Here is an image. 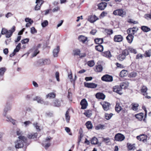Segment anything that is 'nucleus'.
<instances>
[{
	"mask_svg": "<svg viewBox=\"0 0 151 151\" xmlns=\"http://www.w3.org/2000/svg\"><path fill=\"white\" fill-rule=\"evenodd\" d=\"M18 138L19 139L15 142V147L17 149L22 148L27 142V139L24 136H19Z\"/></svg>",
	"mask_w": 151,
	"mask_h": 151,
	"instance_id": "1",
	"label": "nucleus"
},
{
	"mask_svg": "<svg viewBox=\"0 0 151 151\" xmlns=\"http://www.w3.org/2000/svg\"><path fill=\"white\" fill-rule=\"evenodd\" d=\"M15 30V27L14 26L11 29L8 31L7 29L4 28H3L1 31V34L4 35L6 34V37L9 38L12 35L13 33Z\"/></svg>",
	"mask_w": 151,
	"mask_h": 151,
	"instance_id": "2",
	"label": "nucleus"
},
{
	"mask_svg": "<svg viewBox=\"0 0 151 151\" xmlns=\"http://www.w3.org/2000/svg\"><path fill=\"white\" fill-rule=\"evenodd\" d=\"M33 101H36L38 103H40L41 104H43L45 105H47L48 104V102L47 101H45L42 99L39 96H36L35 98L32 99Z\"/></svg>",
	"mask_w": 151,
	"mask_h": 151,
	"instance_id": "3",
	"label": "nucleus"
},
{
	"mask_svg": "<svg viewBox=\"0 0 151 151\" xmlns=\"http://www.w3.org/2000/svg\"><path fill=\"white\" fill-rule=\"evenodd\" d=\"M113 14L115 15H118L123 17L126 14V12L122 9H116L113 12Z\"/></svg>",
	"mask_w": 151,
	"mask_h": 151,
	"instance_id": "4",
	"label": "nucleus"
},
{
	"mask_svg": "<svg viewBox=\"0 0 151 151\" xmlns=\"http://www.w3.org/2000/svg\"><path fill=\"white\" fill-rule=\"evenodd\" d=\"M52 139V138L50 137H47L45 140L42 143V145L46 149H47L50 145L51 144L50 142V140Z\"/></svg>",
	"mask_w": 151,
	"mask_h": 151,
	"instance_id": "5",
	"label": "nucleus"
},
{
	"mask_svg": "<svg viewBox=\"0 0 151 151\" xmlns=\"http://www.w3.org/2000/svg\"><path fill=\"white\" fill-rule=\"evenodd\" d=\"M102 81L106 82H111L113 81V77L108 74L104 75L101 77Z\"/></svg>",
	"mask_w": 151,
	"mask_h": 151,
	"instance_id": "6",
	"label": "nucleus"
},
{
	"mask_svg": "<svg viewBox=\"0 0 151 151\" xmlns=\"http://www.w3.org/2000/svg\"><path fill=\"white\" fill-rule=\"evenodd\" d=\"M115 140L116 141H121L125 139L124 136L120 133H118L116 134L114 137Z\"/></svg>",
	"mask_w": 151,
	"mask_h": 151,
	"instance_id": "7",
	"label": "nucleus"
},
{
	"mask_svg": "<svg viewBox=\"0 0 151 151\" xmlns=\"http://www.w3.org/2000/svg\"><path fill=\"white\" fill-rule=\"evenodd\" d=\"M138 29V28L136 27L130 28L127 30V34H131L133 35L137 32Z\"/></svg>",
	"mask_w": 151,
	"mask_h": 151,
	"instance_id": "8",
	"label": "nucleus"
},
{
	"mask_svg": "<svg viewBox=\"0 0 151 151\" xmlns=\"http://www.w3.org/2000/svg\"><path fill=\"white\" fill-rule=\"evenodd\" d=\"M107 4L106 3L102 1L98 4V9L101 10H103L106 7Z\"/></svg>",
	"mask_w": 151,
	"mask_h": 151,
	"instance_id": "9",
	"label": "nucleus"
},
{
	"mask_svg": "<svg viewBox=\"0 0 151 151\" xmlns=\"http://www.w3.org/2000/svg\"><path fill=\"white\" fill-rule=\"evenodd\" d=\"M98 19V18L96 15H91L88 16V20L91 23H93Z\"/></svg>",
	"mask_w": 151,
	"mask_h": 151,
	"instance_id": "10",
	"label": "nucleus"
},
{
	"mask_svg": "<svg viewBox=\"0 0 151 151\" xmlns=\"http://www.w3.org/2000/svg\"><path fill=\"white\" fill-rule=\"evenodd\" d=\"M123 39V37L121 35H115L114 38V40L116 42H121Z\"/></svg>",
	"mask_w": 151,
	"mask_h": 151,
	"instance_id": "11",
	"label": "nucleus"
},
{
	"mask_svg": "<svg viewBox=\"0 0 151 151\" xmlns=\"http://www.w3.org/2000/svg\"><path fill=\"white\" fill-rule=\"evenodd\" d=\"M84 84L85 86L88 88H95L97 87V84L94 83H85Z\"/></svg>",
	"mask_w": 151,
	"mask_h": 151,
	"instance_id": "12",
	"label": "nucleus"
},
{
	"mask_svg": "<svg viewBox=\"0 0 151 151\" xmlns=\"http://www.w3.org/2000/svg\"><path fill=\"white\" fill-rule=\"evenodd\" d=\"M113 91L114 92H116L119 94H122L121 92V86H116L114 87Z\"/></svg>",
	"mask_w": 151,
	"mask_h": 151,
	"instance_id": "13",
	"label": "nucleus"
},
{
	"mask_svg": "<svg viewBox=\"0 0 151 151\" xmlns=\"http://www.w3.org/2000/svg\"><path fill=\"white\" fill-rule=\"evenodd\" d=\"M80 104L81 106V109H85L87 108L88 105V103L85 99H83L81 101Z\"/></svg>",
	"mask_w": 151,
	"mask_h": 151,
	"instance_id": "14",
	"label": "nucleus"
},
{
	"mask_svg": "<svg viewBox=\"0 0 151 151\" xmlns=\"http://www.w3.org/2000/svg\"><path fill=\"white\" fill-rule=\"evenodd\" d=\"M105 111H107L109 109V107L110 104L109 103L106 102H104L101 103Z\"/></svg>",
	"mask_w": 151,
	"mask_h": 151,
	"instance_id": "15",
	"label": "nucleus"
},
{
	"mask_svg": "<svg viewBox=\"0 0 151 151\" xmlns=\"http://www.w3.org/2000/svg\"><path fill=\"white\" fill-rule=\"evenodd\" d=\"M37 136V132L35 133H29L27 135V137L29 139H36Z\"/></svg>",
	"mask_w": 151,
	"mask_h": 151,
	"instance_id": "16",
	"label": "nucleus"
},
{
	"mask_svg": "<svg viewBox=\"0 0 151 151\" xmlns=\"http://www.w3.org/2000/svg\"><path fill=\"white\" fill-rule=\"evenodd\" d=\"M40 62L41 65H44L49 64L50 63V60L49 59H40Z\"/></svg>",
	"mask_w": 151,
	"mask_h": 151,
	"instance_id": "17",
	"label": "nucleus"
},
{
	"mask_svg": "<svg viewBox=\"0 0 151 151\" xmlns=\"http://www.w3.org/2000/svg\"><path fill=\"white\" fill-rule=\"evenodd\" d=\"M147 88L146 86H143L142 87L141 90V93L144 96L146 95L147 94Z\"/></svg>",
	"mask_w": 151,
	"mask_h": 151,
	"instance_id": "18",
	"label": "nucleus"
},
{
	"mask_svg": "<svg viewBox=\"0 0 151 151\" xmlns=\"http://www.w3.org/2000/svg\"><path fill=\"white\" fill-rule=\"evenodd\" d=\"M96 96L97 99H104L105 97V96L103 93H96Z\"/></svg>",
	"mask_w": 151,
	"mask_h": 151,
	"instance_id": "19",
	"label": "nucleus"
},
{
	"mask_svg": "<svg viewBox=\"0 0 151 151\" xmlns=\"http://www.w3.org/2000/svg\"><path fill=\"white\" fill-rule=\"evenodd\" d=\"M79 40L83 43H85L87 40V37L81 35L78 37Z\"/></svg>",
	"mask_w": 151,
	"mask_h": 151,
	"instance_id": "20",
	"label": "nucleus"
},
{
	"mask_svg": "<svg viewBox=\"0 0 151 151\" xmlns=\"http://www.w3.org/2000/svg\"><path fill=\"white\" fill-rule=\"evenodd\" d=\"M128 35L126 37V39L128 43H131L132 42L134 38L133 35L131 34H128Z\"/></svg>",
	"mask_w": 151,
	"mask_h": 151,
	"instance_id": "21",
	"label": "nucleus"
},
{
	"mask_svg": "<svg viewBox=\"0 0 151 151\" xmlns=\"http://www.w3.org/2000/svg\"><path fill=\"white\" fill-rule=\"evenodd\" d=\"M135 117L136 118L138 119L139 120L141 121L144 119V114L142 113H140L139 114H135Z\"/></svg>",
	"mask_w": 151,
	"mask_h": 151,
	"instance_id": "22",
	"label": "nucleus"
},
{
	"mask_svg": "<svg viewBox=\"0 0 151 151\" xmlns=\"http://www.w3.org/2000/svg\"><path fill=\"white\" fill-rule=\"evenodd\" d=\"M60 50V47L57 46L56 48L54 49L53 51V56L54 57H57L58 56V54Z\"/></svg>",
	"mask_w": 151,
	"mask_h": 151,
	"instance_id": "23",
	"label": "nucleus"
},
{
	"mask_svg": "<svg viewBox=\"0 0 151 151\" xmlns=\"http://www.w3.org/2000/svg\"><path fill=\"white\" fill-rule=\"evenodd\" d=\"M55 93L53 92H51L47 94L46 96V99H54L55 98Z\"/></svg>",
	"mask_w": 151,
	"mask_h": 151,
	"instance_id": "24",
	"label": "nucleus"
},
{
	"mask_svg": "<svg viewBox=\"0 0 151 151\" xmlns=\"http://www.w3.org/2000/svg\"><path fill=\"white\" fill-rule=\"evenodd\" d=\"M52 105L55 107H59L60 106L61 104L60 102L58 99H56L52 103Z\"/></svg>",
	"mask_w": 151,
	"mask_h": 151,
	"instance_id": "25",
	"label": "nucleus"
},
{
	"mask_svg": "<svg viewBox=\"0 0 151 151\" xmlns=\"http://www.w3.org/2000/svg\"><path fill=\"white\" fill-rule=\"evenodd\" d=\"M96 68L95 69V71L98 72H101L103 70V67L100 65H96L95 66Z\"/></svg>",
	"mask_w": 151,
	"mask_h": 151,
	"instance_id": "26",
	"label": "nucleus"
},
{
	"mask_svg": "<svg viewBox=\"0 0 151 151\" xmlns=\"http://www.w3.org/2000/svg\"><path fill=\"white\" fill-rule=\"evenodd\" d=\"M91 143L92 145H96L99 144L98 140L97 138L94 137L91 139Z\"/></svg>",
	"mask_w": 151,
	"mask_h": 151,
	"instance_id": "27",
	"label": "nucleus"
},
{
	"mask_svg": "<svg viewBox=\"0 0 151 151\" xmlns=\"http://www.w3.org/2000/svg\"><path fill=\"white\" fill-rule=\"evenodd\" d=\"M126 56L122 53L119 55L117 57V59L120 61L123 60L126 58Z\"/></svg>",
	"mask_w": 151,
	"mask_h": 151,
	"instance_id": "28",
	"label": "nucleus"
},
{
	"mask_svg": "<svg viewBox=\"0 0 151 151\" xmlns=\"http://www.w3.org/2000/svg\"><path fill=\"white\" fill-rule=\"evenodd\" d=\"M115 109L116 111L118 113H119L122 109V108L120 106V104L119 103H116L115 106Z\"/></svg>",
	"mask_w": 151,
	"mask_h": 151,
	"instance_id": "29",
	"label": "nucleus"
},
{
	"mask_svg": "<svg viewBox=\"0 0 151 151\" xmlns=\"http://www.w3.org/2000/svg\"><path fill=\"white\" fill-rule=\"evenodd\" d=\"M141 29L144 32H147L150 30V28L145 26H142L141 27Z\"/></svg>",
	"mask_w": 151,
	"mask_h": 151,
	"instance_id": "30",
	"label": "nucleus"
},
{
	"mask_svg": "<svg viewBox=\"0 0 151 151\" xmlns=\"http://www.w3.org/2000/svg\"><path fill=\"white\" fill-rule=\"evenodd\" d=\"M131 105L132 106V109L133 110L136 111L138 110L137 108L139 106V104H138L133 103Z\"/></svg>",
	"mask_w": 151,
	"mask_h": 151,
	"instance_id": "31",
	"label": "nucleus"
},
{
	"mask_svg": "<svg viewBox=\"0 0 151 151\" xmlns=\"http://www.w3.org/2000/svg\"><path fill=\"white\" fill-rule=\"evenodd\" d=\"M144 55L145 57H150L151 56V49L145 51Z\"/></svg>",
	"mask_w": 151,
	"mask_h": 151,
	"instance_id": "32",
	"label": "nucleus"
},
{
	"mask_svg": "<svg viewBox=\"0 0 151 151\" xmlns=\"http://www.w3.org/2000/svg\"><path fill=\"white\" fill-rule=\"evenodd\" d=\"M127 71L126 70H122L120 73L119 76L122 77L126 76L127 75Z\"/></svg>",
	"mask_w": 151,
	"mask_h": 151,
	"instance_id": "33",
	"label": "nucleus"
},
{
	"mask_svg": "<svg viewBox=\"0 0 151 151\" xmlns=\"http://www.w3.org/2000/svg\"><path fill=\"white\" fill-rule=\"evenodd\" d=\"M129 83L127 81H125L121 83L120 85L119 86L121 87V89L123 88H125L126 87H127L129 85Z\"/></svg>",
	"mask_w": 151,
	"mask_h": 151,
	"instance_id": "34",
	"label": "nucleus"
},
{
	"mask_svg": "<svg viewBox=\"0 0 151 151\" xmlns=\"http://www.w3.org/2000/svg\"><path fill=\"white\" fill-rule=\"evenodd\" d=\"M95 48L99 52H102L103 50V47L101 45L96 46Z\"/></svg>",
	"mask_w": 151,
	"mask_h": 151,
	"instance_id": "35",
	"label": "nucleus"
},
{
	"mask_svg": "<svg viewBox=\"0 0 151 151\" xmlns=\"http://www.w3.org/2000/svg\"><path fill=\"white\" fill-rule=\"evenodd\" d=\"M95 43L98 44H101L103 42V40L102 38H97L94 40Z\"/></svg>",
	"mask_w": 151,
	"mask_h": 151,
	"instance_id": "36",
	"label": "nucleus"
},
{
	"mask_svg": "<svg viewBox=\"0 0 151 151\" xmlns=\"http://www.w3.org/2000/svg\"><path fill=\"white\" fill-rule=\"evenodd\" d=\"M6 121L12 122L13 124L14 125L15 124L16 121L12 119V118L10 116L6 117Z\"/></svg>",
	"mask_w": 151,
	"mask_h": 151,
	"instance_id": "37",
	"label": "nucleus"
},
{
	"mask_svg": "<svg viewBox=\"0 0 151 151\" xmlns=\"http://www.w3.org/2000/svg\"><path fill=\"white\" fill-rule=\"evenodd\" d=\"M104 56L108 58H110L111 56L109 51H107L103 53Z\"/></svg>",
	"mask_w": 151,
	"mask_h": 151,
	"instance_id": "38",
	"label": "nucleus"
},
{
	"mask_svg": "<svg viewBox=\"0 0 151 151\" xmlns=\"http://www.w3.org/2000/svg\"><path fill=\"white\" fill-rule=\"evenodd\" d=\"M65 117L67 122L68 123L69 122L70 119V117L69 115V113L68 111H67L66 112L65 114Z\"/></svg>",
	"mask_w": 151,
	"mask_h": 151,
	"instance_id": "39",
	"label": "nucleus"
},
{
	"mask_svg": "<svg viewBox=\"0 0 151 151\" xmlns=\"http://www.w3.org/2000/svg\"><path fill=\"white\" fill-rule=\"evenodd\" d=\"M84 114L87 117H89L91 115V110H87L84 113Z\"/></svg>",
	"mask_w": 151,
	"mask_h": 151,
	"instance_id": "40",
	"label": "nucleus"
},
{
	"mask_svg": "<svg viewBox=\"0 0 151 151\" xmlns=\"http://www.w3.org/2000/svg\"><path fill=\"white\" fill-rule=\"evenodd\" d=\"M87 128L88 129H91L92 128V125L90 121H88L86 124Z\"/></svg>",
	"mask_w": 151,
	"mask_h": 151,
	"instance_id": "41",
	"label": "nucleus"
},
{
	"mask_svg": "<svg viewBox=\"0 0 151 151\" xmlns=\"http://www.w3.org/2000/svg\"><path fill=\"white\" fill-rule=\"evenodd\" d=\"M6 70V69L5 68H0V76H3Z\"/></svg>",
	"mask_w": 151,
	"mask_h": 151,
	"instance_id": "42",
	"label": "nucleus"
},
{
	"mask_svg": "<svg viewBox=\"0 0 151 151\" xmlns=\"http://www.w3.org/2000/svg\"><path fill=\"white\" fill-rule=\"evenodd\" d=\"M21 44L20 43H19L17 46L16 48L14 49V52H18L21 48Z\"/></svg>",
	"mask_w": 151,
	"mask_h": 151,
	"instance_id": "43",
	"label": "nucleus"
},
{
	"mask_svg": "<svg viewBox=\"0 0 151 151\" xmlns=\"http://www.w3.org/2000/svg\"><path fill=\"white\" fill-rule=\"evenodd\" d=\"M128 50L134 54H136L137 52V51L135 49L131 47H128Z\"/></svg>",
	"mask_w": 151,
	"mask_h": 151,
	"instance_id": "44",
	"label": "nucleus"
},
{
	"mask_svg": "<svg viewBox=\"0 0 151 151\" xmlns=\"http://www.w3.org/2000/svg\"><path fill=\"white\" fill-rule=\"evenodd\" d=\"M11 109V107L10 106H8L7 107H6L4 109V113L3 114V115L5 116L6 115V113L7 111L10 110Z\"/></svg>",
	"mask_w": 151,
	"mask_h": 151,
	"instance_id": "45",
	"label": "nucleus"
},
{
	"mask_svg": "<svg viewBox=\"0 0 151 151\" xmlns=\"http://www.w3.org/2000/svg\"><path fill=\"white\" fill-rule=\"evenodd\" d=\"M104 125L99 124L96 126L95 129L97 130L100 129H104Z\"/></svg>",
	"mask_w": 151,
	"mask_h": 151,
	"instance_id": "46",
	"label": "nucleus"
},
{
	"mask_svg": "<svg viewBox=\"0 0 151 151\" xmlns=\"http://www.w3.org/2000/svg\"><path fill=\"white\" fill-rule=\"evenodd\" d=\"M33 125L37 131H40V130L39 124L37 122L33 124Z\"/></svg>",
	"mask_w": 151,
	"mask_h": 151,
	"instance_id": "47",
	"label": "nucleus"
},
{
	"mask_svg": "<svg viewBox=\"0 0 151 151\" xmlns=\"http://www.w3.org/2000/svg\"><path fill=\"white\" fill-rule=\"evenodd\" d=\"M113 114L111 113L110 114H105V118L107 120H109L112 116Z\"/></svg>",
	"mask_w": 151,
	"mask_h": 151,
	"instance_id": "48",
	"label": "nucleus"
},
{
	"mask_svg": "<svg viewBox=\"0 0 151 151\" xmlns=\"http://www.w3.org/2000/svg\"><path fill=\"white\" fill-rule=\"evenodd\" d=\"M48 25V22L47 20H45L41 23V25L42 27H44Z\"/></svg>",
	"mask_w": 151,
	"mask_h": 151,
	"instance_id": "49",
	"label": "nucleus"
},
{
	"mask_svg": "<svg viewBox=\"0 0 151 151\" xmlns=\"http://www.w3.org/2000/svg\"><path fill=\"white\" fill-rule=\"evenodd\" d=\"M87 64L90 67H93L95 64L93 60H91L88 62Z\"/></svg>",
	"mask_w": 151,
	"mask_h": 151,
	"instance_id": "50",
	"label": "nucleus"
},
{
	"mask_svg": "<svg viewBox=\"0 0 151 151\" xmlns=\"http://www.w3.org/2000/svg\"><path fill=\"white\" fill-rule=\"evenodd\" d=\"M122 53L126 57V55H128L129 54V51L127 49H125L123 50Z\"/></svg>",
	"mask_w": 151,
	"mask_h": 151,
	"instance_id": "51",
	"label": "nucleus"
},
{
	"mask_svg": "<svg viewBox=\"0 0 151 151\" xmlns=\"http://www.w3.org/2000/svg\"><path fill=\"white\" fill-rule=\"evenodd\" d=\"M144 17L147 20L151 19V14H146L145 15Z\"/></svg>",
	"mask_w": 151,
	"mask_h": 151,
	"instance_id": "52",
	"label": "nucleus"
},
{
	"mask_svg": "<svg viewBox=\"0 0 151 151\" xmlns=\"http://www.w3.org/2000/svg\"><path fill=\"white\" fill-rule=\"evenodd\" d=\"M30 32L32 34H34L37 32V31L34 27H32L31 28Z\"/></svg>",
	"mask_w": 151,
	"mask_h": 151,
	"instance_id": "53",
	"label": "nucleus"
},
{
	"mask_svg": "<svg viewBox=\"0 0 151 151\" xmlns=\"http://www.w3.org/2000/svg\"><path fill=\"white\" fill-rule=\"evenodd\" d=\"M33 96V94H28L25 96V98L27 100H29L32 98Z\"/></svg>",
	"mask_w": 151,
	"mask_h": 151,
	"instance_id": "54",
	"label": "nucleus"
},
{
	"mask_svg": "<svg viewBox=\"0 0 151 151\" xmlns=\"http://www.w3.org/2000/svg\"><path fill=\"white\" fill-rule=\"evenodd\" d=\"M29 41V39L28 38H26L24 40H22L21 41V43L22 44H25L28 43Z\"/></svg>",
	"mask_w": 151,
	"mask_h": 151,
	"instance_id": "55",
	"label": "nucleus"
},
{
	"mask_svg": "<svg viewBox=\"0 0 151 151\" xmlns=\"http://www.w3.org/2000/svg\"><path fill=\"white\" fill-rule=\"evenodd\" d=\"M127 145L128 146V148L129 150H132V149H133L134 147V145H132L131 144L128 143L127 144Z\"/></svg>",
	"mask_w": 151,
	"mask_h": 151,
	"instance_id": "56",
	"label": "nucleus"
},
{
	"mask_svg": "<svg viewBox=\"0 0 151 151\" xmlns=\"http://www.w3.org/2000/svg\"><path fill=\"white\" fill-rule=\"evenodd\" d=\"M74 52L75 55H79L80 52V50L78 49H77L75 50Z\"/></svg>",
	"mask_w": 151,
	"mask_h": 151,
	"instance_id": "57",
	"label": "nucleus"
},
{
	"mask_svg": "<svg viewBox=\"0 0 151 151\" xmlns=\"http://www.w3.org/2000/svg\"><path fill=\"white\" fill-rule=\"evenodd\" d=\"M39 52V51L38 50V49H37L34 52L32 56L33 57L35 56L37 54H38Z\"/></svg>",
	"mask_w": 151,
	"mask_h": 151,
	"instance_id": "58",
	"label": "nucleus"
},
{
	"mask_svg": "<svg viewBox=\"0 0 151 151\" xmlns=\"http://www.w3.org/2000/svg\"><path fill=\"white\" fill-rule=\"evenodd\" d=\"M130 76L131 77H134L137 76V73L134 72H133L130 73Z\"/></svg>",
	"mask_w": 151,
	"mask_h": 151,
	"instance_id": "59",
	"label": "nucleus"
},
{
	"mask_svg": "<svg viewBox=\"0 0 151 151\" xmlns=\"http://www.w3.org/2000/svg\"><path fill=\"white\" fill-rule=\"evenodd\" d=\"M106 32L109 35H111L113 33V31L112 29H108L106 30Z\"/></svg>",
	"mask_w": 151,
	"mask_h": 151,
	"instance_id": "60",
	"label": "nucleus"
},
{
	"mask_svg": "<svg viewBox=\"0 0 151 151\" xmlns=\"http://www.w3.org/2000/svg\"><path fill=\"white\" fill-rule=\"evenodd\" d=\"M144 136V135H141L139 136H137V138L138 140H139L140 141H143L144 140V139H142V138H143L142 136Z\"/></svg>",
	"mask_w": 151,
	"mask_h": 151,
	"instance_id": "61",
	"label": "nucleus"
},
{
	"mask_svg": "<svg viewBox=\"0 0 151 151\" xmlns=\"http://www.w3.org/2000/svg\"><path fill=\"white\" fill-rule=\"evenodd\" d=\"M36 5L35 7V10H38L40 9L41 5H39V4L38 3Z\"/></svg>",
	"mask_w": 151,
	"mask_h": 151,
	"instance_id": "62",
	"label": "nucleus"
},
{
	"mask_svg": "<svg viewBox=\"0 0 151 151\" xmlns=\"http://www.w3.org/2000/svg\"><path fill=\"white\" fill-rule=\"evenodd\" d=\"M16 133L17 135L19 136H22V135L23 134L22 132L20 129H18Z\"/></svg>",
	"mask_w": 151,
	"mask_h": 151,
	"instance_id": "63",
	"label": "nucleus"
},
{
	"mask_svg": "<svg viewBox=\"0 0 151 151\" xmlns=\"http://www.w3.org/2000/svg\"><path fill=\"white\" fill-rule=\"evenodd\" d=\"M44 3V1L42 0H36V3H38L39 5H41Z\"/></svg>",
	"mask_w": 151,
	"mask_h": 151,
	"instance_id": "64",
	"label": "nucleus"
}]
</instances>
